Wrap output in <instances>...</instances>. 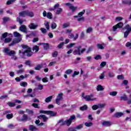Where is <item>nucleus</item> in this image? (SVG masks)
<instances>
[{
    "instance_id": "obj_21",
    "label": "nucleus",
    "mask_w": 131,
    "mask_h": 131,
    "mask_svg": "<svg viewBox=\"0 0 131 131\" xmlns=\"http://www.w3.org/2000/svg\"><path fill=\"white\" fill-rule=\"evenodd\" d=\"M19 30L22 32H26V26L25 25H22L19 27Z\"/></svg>"
},
{
    "instance_id": "obj_35",
    "label": "nucleus",
    "mask_w": 131,
    "mask_h": 131,
    "mask_svg": "<svg viewBox=\"0 0 131 131\" xmlns=\"http://www.w3.org/2000/svg\"><path fill=\"white\" fill-rule=\"evenodd\" d=\"M13 114H8L6 115V118L7 119H12V118L13 117Z\"/></svg>"
},
{
    "instance_id": "obj_46",
    "label": "nucleus",
    "mask_w": 131,
    "mask_h": 131,
    "mask_svg": "<svg viewBox=\"0 0 131 131\" xmlns=\"http://www.w3.org/2000/svg\"><path fill=\"white\" fill-rule=\"evenodd\" d=\"M40 30L41 31V32H42V33H43V34H46V33H47V29H46L45 28H41L40 29Z\"/></svg>"
},
{
    "instance_id": "obj_25",
    "label": "nucleus",
    "mask_w": 131,
    "mask_h": 131,
    "mask_svg": "<svg viewBox=\"0 0 131 131\" xmlns=\"http://www.w3.org/2000/svg\"><path fill=\"white\" fill-rule=\"evenodd\" d=\"M33 52H38V51H39V47L37 46H34L33 47Z\"/></svg>"
},
{
    "instance_id": "obj_59",
    "label": "nucleus",
    "mask_w": 131,
    "mask_h": 131,
    "mask_svg": "<svg viewBox=\"0 0 131 131\" xmlns=\"http://www.w3.org/2000/svg\"><path fill=\"white\" fill-rule=\"evenodd\" d=\"M42 82H49V78L45 77L42 79Z\"/></svg>"
},
{
    "instance_id": "obj_20",
    "label": "nucleus",
    "mask_w": 131,
    "mask_h": 131,
    "mask_svg": "<svg viewBox=\"0 0 131 131\" xmlns=\"http://www.w3.org/2000/svg\"><path fill=\"white\" fill-rule=\"evenodd\" d=\"M20 17H26L27 16V11L20 12L19 13Z\"/></svg>"
},
{
    "instance_id": "obj_51",
    "label": "nucleus",
    "mask_w": 131,
    "mask_h": 131,
    "mask_svg": "<svg viewBox=\"0 0 131 131\" xmlns=\"http://www.w3.org/2000/svg\"><path fill=\"white\" fill-rule=\"evenodd\" d=\"M53 14H52L50 12H48L47 14V18H48L49 19H52Z\"/></svg>"
},
{
    "instance_id": "obj_1",
    "label": "nucleus",
    "mask_w": 131,
    "mask_h": 131,
    "mask_svg": "<svg viewBox=\"0 0 131 131\" xmlns=\"http://www.w3.org/2000/svg\"><path fill=\"white\" fill-rule=\"evenodd\" d=\"M14 36L15 37H17V38H15L13 40L12 42L9 45V47H12V46H14L15 43H18V42H20L21 40H22V35L20 34V33H18V32H14Z\"/></svg>"
},
{
    "instance_id": "obj_38",
    "label": "nucleus",
    "mask_w": 131,
    "mask_h": 131,
    "mask_svg": "<svg viewBox=\"0 0 131 131\" xmlns=\"http://www.w3.org/2000/svg\"><path fill=\"white\" fill-rule=\"evenodd\" d=\"M44 25L46 26L47 30H49L50 29V23L48 21H46L44 24Z\"/></svg>"
},
{
    "instance_id": "obj_23",
    "label": "nucleus",
    "mask_w": 131,
    "mask_h": 131,
    "mask_svg": "<svg viewBox=\"0 0 131 131\" xmlns=\"http://www.w3.org/2000/svg\"><path fill=\"white\" fill-rule=\"evenodd\" d=\"M52 99H53V96H50L45 99L46 103H50L51 101H52Z\"/></svg>"
},
{
    "instance_id": "obj_40",
    "label": "nucleus",
    "mask_w": 131,
    "mask_h": 131,
    "mask_svg": "<svg viewBox=\"0 0 131 131\" xmlns=\"http://www.w3.org/2000/svg\"><path fill=\"white\" fill-rule=\"evenodd\" d=\"M20 85L21 86H23L24 88H25L27 86V83L26 82H21L20 83Z\"/></svg>"
},
{
    "instance_id": "obj_31",
    "label": "nucleus",
    "mask_w": 131,
    "mask_h": 131,
    "mask_svg": "<svg viewBox=\"0 0 131 131\" xmlns=\"http://www.w3.org/2000/svg\"><path fill=\"white\" fill-rule=\"evenodd\" d=\"M11 41H12V38H6L4 40V42H5L6 43L11 42Z\"/></svg>"
},
{
    "instance_id": "obj_62",
    "label": "nucleus",
    "mask_w": 131,
    "mask_h": 131,
    "mask_svg": "<svg viewBox=\"0 0 131 131\" xmlns=\"http://www.w3.org/2000/svg\"><path fill=\"white\" fill-rule=\"evenodd\" d=\"M57 56H58V52L55 51L52 53V57H53V58H56Z\"/></svg>"
},
{
    "instance_id": "obj_42",
    "label": "nucleus",
    "mask_w": 131,
    "mask_h": 131,
    "mask_svg": "<svg viewBox=\"0 0 131 131\" xmlns=\"http://www.w3.org/2000/svg\"><path fill=\"white\" fill-rule=\"evenodd\" d=\"M93 49H94V47L93 46L89 47L88 50L86 51V54H89V53H91V52L93 51Z\"/></svg>"
},
{
    "instance_id": "obj_48",
    "label": "nucleus",
    "mask_w": 131,
    "mask_h": 131,
    "mask_svg": "<svg viewBox=\"0 0 131 131\" xmlns=\"http://www.w3.org/2000/svg\"><path fill=\"white\" fill-rule=\"evenodd\" d=\"M108 75L110 78H112L115 76V74H114L113 73L110 72L108 73Z\"/></svg>"
},
{
    "instance_id": "obj_32",
    "label": "nucleus",
    "mask_w": 131,
    "mask_h": 131,
    "mask_svg": "<svg viewBox=\"0 0 131 131\" xmlns=\"http://www.w3.org/2000/svg\"><path fill=\"white\" fill-rule=\"evenodd\" d=\"M60 7V4H56L54 5V8L51 9L50 11H54V10H56V9H58Z\"/></svg>"
},
{
    "instance_id": "obj_60",
    "label": "nucleus",
    "mask_w": 131,
    "mask_h": 131,
    "mask_svg": "<svg viewBox=\"0 0 131 131\" xmlns=\"http://www.w3.org/2000/svg\"><path fill=\"white\" fill-rule=\"evenodd\" d=\"M70 26V23H68L63 25V28H66L67 27H69Z\"/></svg>"
},
{
    "instance_id": "obj_47",
    "label": "nucleus",
    "mask_w": 131,
    "mask_h": 131,
    "mask_svg": "<svg viewBox=\"0 0 131 131\" xmlns=\"http://www.w3.org/2000/svg\"><path fill=\"white\" fill-rule=\"evenodd\" d=\"M75 118H76L75 116L73 115L70 117L69 120H70L71 122H72L73 120H75Z\"/></svg>"
},
{
    "instance_id": "obj_55",
    "label": "nucleus",
    "mask_w": 131,
    "mask_h": 131,
    "mask_svg": "<svg viewBox=\"0 0 131 131\" xmlns=\"http://www.w3.org/2000/svg\"><path fill=\"white\" fill-rule=\"evenodd\" d=\"M24 72V69H22L17 71V74H22Z\"/></svg>"
},
{
    "instance_id": "obj_5",
    "label": "nucleus",
    "mask_w": 131,
    "mask_h": 131,
    "mask_svg": "<svg viewBox=\"0 0 131 131\" xmlns=\"http://www.w3.org/2000/svg\"><path fill=\"white\" fill-rule=\"evenodd\" d=\"M77 50H74V54L75 55H78L80 56V55H81V54H83V53H84L85 51H86V49L85 48L82 49L81 50H80V49H81V46H79L76 47Z\"/></svg>"
},
{
    "instance_id": "obj_61",
    "label": "nucleus",
    "mask_w": 131,
    "mask_h": 131,
    "mask_svg": "<svg viewBox=\"0 0 131 131\" xmlns=\"http://www.w3.org/2000/svg\"><path fill=\"white\" fill-rule=\"evenodd\" d=\"M66 74H71V73H72V70L71 69H68L65 72Z\"/></svg>"
},
{
    "instance_id": "obj_50",
    "label": "nucleus",
    "mask_w": 131,
    "mask_h": 131,
    "mask_svg": "<svg viewBox=\"0 0 131 131\" xmlns=\"http://www.w3.org/2000/svg\"><path fill=\"white\" fill-rule=\"evenodd\" d=\"M64 121H65L66 124H67L68 126H69L71 124L72 122H71L69 119L67 120Z\"/></svg>"
},
{
    "instance_id": "obj_22",
    "label": "nucleus",
    "mask_w": 131,
    "mask_h": 131,
    "mask_svg": "<svg viewBox=\"0 0 131 131\" xmlns=\"http://www.w3.org/2000/svg\"><path fill=\"white\" fill-rule=\"evenodd\" d=\"M96 90L97 92H100L101 91H104V88L101 85H98L97 86Z\"/></svg>"
},
{
    "instance_id": "obj_6",
    "label": "nucleus",
    "mask_w": 131,
    "mask_h": 131,
    "mask_svg": "<svg viewBox=\"0 0 131 131\" xmlns=\"http://www.w3.org/2000/svg\"><path fill=\"white\" fill-rule=\"evenodd\" d=\"M123 30L126 29L127 30L124 32V38H126L127 36H128V35L129 33H130L131 32V27L129 26V25H126L124 28H123Z\"/></svg>"
},
{
    "instance_id": "obj_30",
    "label": "nucleus",
    "mask_w": 131,
    "mask_h": 131,
    "mask_svg": "<svg viewBox=\"0 0 131 131\" xmlns=\"http://www.w3.org/2000/svg\"><path fill=\"white\" fill-rule=\"evenodd\" d=\"M25 64L26 65H27L28 66H29V67H31V66H32V63H31V61L30 60L26 61Z\"/></svg>"
},
{
    "instance_id": "obj_33",
    "label": "nucleus",
    "mask_w": 131,
    "mask_h": 131,
    "mask_svg": "<svg viewBox=\"0 0 131 131\" xmlns=\"http://www.w3.org/2000/svg\"><path fill=\"white\" fill-rule=\"evenodd\" d=\"M122 20H123V17L120 16L117 17L115 18V21H116L117 22H119L120 21H121Z\"/></svg>"
},
{
    "instance_id": "obj_12",
    "label": "nucleus",
    "mask_w": 131,
    "mask_h": 131,
    "mask_svg": "<svg viewBox=\"0 0 131 131\" xmlns=\"http://www.w3.org/2000/svg\"><path fill=\"white\" fill-rule=\"evenodd\" d=\"M47 67V63H43L40 64H37L35 68V70H40L43 67Z\"/></svg>"
},
{
    "instance_id": "obj_7",
    "label": "nucleus",
    "mask_w": 131,
    "mask_h": 131,
    "mask_svg": "<svg viewBox=\"0 0 131 131\" xmlns=\"http://www.w3.org/2000/svg\"><path fill=\"white\" fill-rule=\"evenodd\" d=\"M82 97L85 101H96L97 100V98L94 96V95H86L83 96L82 95Z\"/></svg>"
},
{
    "instance_id": "obj_14",
    "label": "nucleus",
    "mask_w": 131,
    "mask_h": 131,
    "mask_svg": "<svg viewBox=\"0 0 131 131\" xmlns=\"http://www.w3.org/2000/svg\"><path fill=\"white\" fill-rule=\"evenodd\" d=\"M123 115V114L121 112H117L113 115V117L114 118H119V117H121Z\"/></svg>"
},
{
    "instance_id": "obj_3",
    "label": "nucleus",
    "mask_w": 131,
    "mask_h": 131,
    "mask_svg": "<svg viewBox=\"0 0 131 131\" xmlns=\"http://www.w3.org/2000/svg\"><path fill=\"white\" fill-rule=\"evenodd\" d=\"M23 49H25V52H23V55H26L28 57H31L33 55V53L31 52V49L27 45H22Z\"/></svg>"
},
{
    "instance_id": "obj_45",
    "label": "nucleus",
    "mask_w": 131,
    "mask_h": 131,
    "mask_svg": "<svg viewBox=\"0 0 131 131\" xmlns=\"http://www.w3.org/2000/svg\"><path fill=\"white\" fill-rule=\"evenodd\" d=\"M63 10L62 8H58V9L56 11V14L57 15H59L61 13H62V11Z\"/></svg>"
},
{
    "instance_id": "obj_49",
    "label": "nucleus",
    "mask_w": 131,
    "mask_h": 131,
    "mask_svg": "<svg viewBox=\"0 0 131 131\" xmlns=\"http://www.w3.org/2000/svg\"><path fill=\"white\" fill-rule=\"evenodd\" d=\"M71 32H72V29H68L66 30V34H70Z\"/></svg>"
},
{
    "instance_id": "obj_34",
    "label": "nucleus",
    "mask_w": 131,
    "mask_h": 131,
    "mask_svg": "<svg viewBox=\"0 0 131 131\" xmlns=\"http://www.w3.org/2000/svg\"><path fill=\"white\" fill-rule=\"evenodd\" d=\"M91 32H93V28L92 27H89L87 28L86 30V33H91Z\"/></svg>"
},
{
    "instance_id": "obj_57",
    "label": "nucleus",
    "mask_w": 131,
    "mask_h": 131,
    "mask_svg": "<svg viewBox=\"0 0 131 131\" xmlns=\"http://www.w3.org/2000/svg\"><path fill=\"white\" fill-rule=\"evenodd\" d=\"M128 83V81L126 80H124L122 82V85H127Z\"/></svg>"
},
{
    "instance_id": "obj_10",
    "label": "nucleus",
    "mask_w": 131,
    "mask_h": 131,
    "mask_svg": "<svg viewBox=\"0 0 131 131\" xmlns=\"http://www.w3.org/2000/svg\"><path fill=\"white\" fill-rule=\"evenodd\" d=\"M63 100V93H60L57 95L56 99L55 100L56 103L57 105H60L61 101Z\"/></svg>"
},
{
    "instance_id": "obj_43",
    "label": "nucleus",
    "mask_w": 131,
    "mask_h": 131,
    "mask_svg": "<svg viewBox=\"0 0 131 131\" xmlns=\"http://www.w3.org/2000/svg\"><path fill=\"white\" fill-rule=\"evenodd\" d=\"M84 124H85V126H87L88 127H90V126H92L93 123H92V122H85Z\"/></svg>"
},
{
    "instance_id": "obj_4",
    "label": "nucleus",
    "mask_w": 131,
    "mask_h": 131,
    "mask_svg": "<svg viewBox=\"0 0 131 131\" xmlns=\"http://www.w3.org/2000/svg\"><path fill=\"white\" fill-rule=\"evenodd\" d=\"M120 100L121 101H127V103L128 105H130L131 104V94L129 96V98H127V96L126 94H123V95L120 96ZM131 107V105H130Z\"/></svg>"
},
{
    "instance_id": "obj_26",
    "label": "nucleus",
    "mask_w": 131,
    "mask_h": 131,
    "mask_svg": "<svg viewBox=\"0 0 131 131\" xmlns=\"http://www.w3.org/2000/svg\"><path fill=\"white\" fill-rule=\"evenodd\" d=\"M23 121H26V120H30V118H28L26 115H24L23 116V118L21 119Z\"/></svg>"
},
{
    "instance_id": "obj_17",
    "label": "nucleus",
    "mask_w": 131,
    "mask_h": 131,
    "mask_svg": "<svg viewBox=\"0 0 131 131\" xmlns=\"http://www.w3.org/2000/svg\"><path fill=\"white\" fill-rule=\"evenodd\" d=\"M38 118H39V119H42L44 122H46V121H47V120L48 119V117L43 115H40V116H38Z\"/></svg>"
},
{
    "instance_id": "obj_9",
    "label": "nucleus",
    "mask_w": 131,
    "mask_h": 131,
    "mask_svg": "<svg viewBox=\"0 0 131 131\" xmlns=\"http://www.w3.org/2000/svg\"><path fill=\"white\" fill-rule=\"evenodd\" d=\"M4 53H5L8 56H13V55H15L16 52L14 50L10 51L8 48H5L3 49Z\"/></svg>"
},
{
    "instance_id": "obj_13",
    "label": "nucleus",
    "mask_w": 131,
    "mask_h": 131,
    "mask_svg": "<svg viewBox=\"0 0 131 131\" xmlns=\"http://www.w3.org/2000/svg\"><path fill=\"white\" fill-rule=\"evenodd\" d=\"M37 27H38V24H35L34 23H31L29 25V28L30 29H36L37 28Z\"/></svg>"
},
{
    "instance_id": "obj_8",
    "label": "nucleus",
    "mask_w": 131,
    "mask_h": 131,
    "mask_svg": "<svg viewBox=\"0 0 131 131\" xmlns=\"http://www.w3.org/2000/svg\"><path fill=\"white\" fill-rule=\"evenodd\" d=\"M65 6H67L69 7V8L73 13H74V12H76L77 9H78V7L77 6H74L73 5L71 4L70 3H67L64 4Z\"/></svg>"
},
{
    "instance_id": "obj_63",
    "label": "nucleus",
    "mask_w": 131,
    "mask_h": 131,
    "mask_svg": "<svg viewBox=\"0 0 131 131\" xmlns=\"http://www.w3.org/2000/svg\"><path fill=\"white\" fill-rule=\"evenodd\" d=\"M92 109L93 110H97V109H99V106L97 105H94L93 106H92Z\"/></svg>"
},
{
    "instance_id": "obj_37",
    "label": "nucleus",
    "mask_w": 131,
    "mask_h": 131,
    "mask_svg": "<svg viewBox=\"0 0 131 131\" xmlns=\"http://www.w3.org/2000/svg\"><path fill=\"white\" fill-rule=\"evenodd\" d=\"M74 46H75V43H72L67 46V49H71V48H73Z\"/></svg>"
},
{
    "instance_id": "obj_19",
    "label": "nucleus",
    "mask_w": 131,
    "mask_h": 131,
    "mask_svg": "<svg viewBox=\"0 0 131 131\" xmlns=\"http://www.w3.org/2000/svg\"><path fill=\"white\" fill-rule=\"evenodd\" d=\"M97 47L99 50H104V49H105V44L104 43L102 44H97Z\"/></svg>"
},
{
    "instance_id": "obj_53",
    "label": "nucleus",
    "mask_w": 131,
    "mask_h": 131,
    "mask_svg": "<svg viewBox=\"0 0 131 131\" xmlns=\"http://www.w3.org/2000/svg\"><path fill=\"white\" fill-rule=\"evenodd\" d=\"M14 2H16V0H9L7 2V5H12Z\"/></svg>"
},
{
    "instance_id": "obj_41",
    "label": "nucleus",
    "mask_w": 131,
    "mask_h": 131,
    "mask_svg": "<svg viewBox=\"0 0 131 131\" xmlns=\"http://www.w3.org/2000/svg\"><path fill=\"white\" fill-rule=\"evenodd\" d=\"M110 96H112L113 97H115L116 95H117V92L116 91H114V92H111L110 93Z\"/></svg>"
},
{
    "instance_id": "obj_29",
    "label": "nucleus",
    "mask_w": 131,
    "mask_h": 131,
    "mask_svg": "<svg viewBox=\"0 0 131 131\" xmlns=\"http://www.w3.org/2000/svg\"><path fill=\"white\" fill-rule=\"evenodd\" d=\"M83 127V124H81L76 126L75 128V129H77L78 130H79V129H81V128H82Z\"/></svg>"
},
{
    "instance_id": "obj_24",
    "label": "nucleus",
    "mask_w": 131,
    "mask_h": 131,
    "mask_svg": "<svg viewBox=\"0 0 131 131\" xmlns=\"http://www.w3.org/2000/svg\"><path fill=\"white\" fill-rule=\"evenodd\" d=\"M39 45H43L45 50H48L49 49V43H40Z\"/></svg>"
},
{
    "instance_id": "obj_11",
    "label": "nucleus",
    "mask_w": 131,
    "mask_h": 131,
    "mask_svg": "<svg viewBox=\"0 0 131 131\" xmlns=\"http://www.w3.org/2000/svg\"><path fill=\"white\" fill-rule=\"evenodd\" d=\"M118 28H119V29H121V28H123V23H122V22H120L118 23L117 25L114 26L113 27V31L115 32V31L117 30Z\"/></svg>"
},
{
    "instance_id": "obj_44",
    "label": "nucleus",
    "mask_w": 131,
    "mask_h": 131,
    "mask_svg": "<svg viewBox=\"0 0 131 131\" xmlns=\"http://www.w3.org/2000/svg\"><path fill=\"white\" fill-rule=\"evenodd\" d=\"M64 45H65V42H61L58 45V46H57V48H58V49H62V48H63V46Z\"/></svg>"
},
{
    "instance_id": "obj_54",
    "label": "nucleus",
    "mask_w": 131,
    "mask_h": 131,
    "mask_svg": "<svg viewBox=\"0 0 131 131\" xmlns=\"http://www.w3.org/2000/svg\"><path fill=\"white\" fill-rule=\"evenodd\" d=\"M58 124H59V125H64V124H66L65 121H64L62 120H60L58 122Z\"/></svg>"
},
{
    "instance_id": "obj_36",
    "label": "nucleus",
    "mask_w": 131,
    "mask_h": 131,
    "mask_svg": "<svg viewBox=\"0 0 131 131\" xmlns=\"http://www.w3.org/2000/svg\"><path fill=\"white\" fill-rule=\"evenodd\" d=\"M86 109H88V105H83L80 107V110L81 111H84V110H86Z\"/></svg>"
},
{
    "instance_id": "obj_58",
    "label": "nucleus",
    "mask_w": 131,
    "mask_h": 131,
    "mask_svg": "<svg viewBox=\"0 0 131 131\" xmlns=\"http://www.w3.org/2000/svg\"><path fill=\"white\" fill-rule=\"evenodd\" d=\"M39 113H40L41 114H47L48 115V111L40 110V111H39Z\"/></svg>"
},
{
    "instance_id": "obj_16",
    "label": "nucleus",
    "mask_w": 131,
    "mask_h": 131,
    "mask_svg": "<svg viewBox=\"0 0 131 131\" xmlns=\"http://www.w3.org/2000/svg\"><path fill=\"white\" fill-rule=\"evenodd\" d=\"M47 115H50V116H56L57 115V112H55L53 111H48Z\"/></svg>"
},
{
    "instance_id": "obj_64",
    "label": "nucleus",
    "mask_w": 131,
    "mask_h": 131,
    "mask_svg": "<svg viewBox=\"0 0 131 131\" xmlns=\"http://www.w3.org/2000/svg\"><path fill=\"white\" fill-rule=\"evenodd\" d=\"M26 112L27 113H28V114H31V115L33 114V111L30 110H26Z\"/></svg>"
},
{
    "instance_id": "obj_2",
    "label": "nucleus",
    "mask_w": 131,
    "mask_h": 131,
    "mask_svg": "<svg viewBox=\"0 0 131 131\" xmlns=\"http://www.w3.org/2000/svg\"><path fill=\"white\" fill-rule=\"evenodd\" d=\"M85 13V10H83L82 11L78 13V15H75L73 16L74 18H76V20L78 22H83L85 19L83 16V14Z\"/></svg>"
},
{
    "instance_id": "obj_18",
    "label": "nucleus",
    "mask_w": 131,
    "mask_h": 131,
    "mask_svg": "<svg viewBox=\"0 0 131 131\" xmlns=\"http://www.w3.org/2000/svg\"><path fill=\"white\" fill-rule=\"evenodd\" d=\"M29 128L30 131H37L38 130V128L36 127L35 126H34L33 125H31L29 126Z\"/></svg>"
},
{
    "instance_id": "obj_28",
    "label": "nucleus",
    "mask_w": 131,
    "mask_h": 131,
    "mask_svg": "<svg viewBox=\"0 0 131 131\" xmlns=\"http://www.w3.org/2000/svg\"><path fill=\"white\" fill-rule=\"evenodd\" d=\"M27 16H29V17H34V13H33L32 12H29L27 11Z\"/></svg>"
},
{
    "instance_id": "obj_52",
    "label": "nucleus",
    "mask_w": 131,
    "mask_h": 131,
    "mask_svg": "<svg viewBox=\"0 0 131 131\" xmlns=\"http://www.w3.org/2000/svg\"><path fill=\"white\" fill-rule=\"evenodd\" d=\"M57 27V24L55 23H52L51 24V28L55 29Z\"/></svg>"
},
{
    "instance_id": "obj_15",
    "label": "nucleus",
    "mask_w": 131,
    "mask_h": 131,
    "mask_svg": "<svg viewBox=\"0 0 131 131\" xmlns=\"http://www.w3.org/2000/svg\"><path fill=\"white\" fill-rule=\"evenodd\" d=\"M101 124L105 126H111L112 125V122L109 121H104L101 123Z\"/></svg>"
},
{
    "instance_id": "obj_39",
    "label": "nucleus",
    "mask_w": 131,
    "mask_h": 131,
    "mask_svg": "<svg viewBox=\"0 0 131 131\" xmlns=\"http://www.w3.org/2000/svg\"><path fill=\"white\" fill-rule=\"evenodd\" d=\"M7 104L9 107H14V106H16V103H15V102H8Z\"/></svg>"
},
{
    "instance_id": "obj_56",
    "label": "nucleus",
    "mask_w": 131,
    "mask_h": 131,
    "mask_svg": "<svg viewBox=\"0 0 131 131\" xmlns=\"http://www.w3.org/2000/svg\"><path fill=\"white\" fill-rule=\"evenodd\" d=\"M94 59L95 60H101L102 59V57H101V55H97L95 57Z\"/></svg>"
},
{
    "instance_id": "obj_27",
    "label": "nucleus",
    "mask_w": 131,
    "mask_h": 131,
    "mask_svg": "<svg viewBox=\"0 0 131 131\" xmlns=\"http://www.w3.org/2000/svg\"><path fill=\"white\" fill-rule=\"evenodd\" d=\"M98 108L102 109L105 107V106H106V104L105 103H99L98 104Z\"/></svg>"
}]
</instances>
